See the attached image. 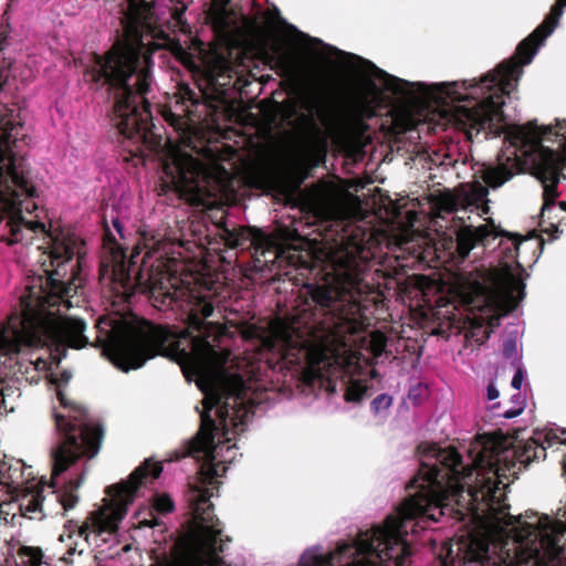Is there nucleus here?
I'll list each match as a JSON object with an SVG mask.
<instances>
[{"instance_id":"14","label":"nucleus","mask_w":566,"mask_h":566,"mask_svg":"<svg viewBox=\"0 0 566 566\" xmlns=\"http://www.w3.org/2000/svg\"><path fill=\"white\" fill-rule=\"evenodd\" d=\"M205 75L210 85L224 87L231 85V80L237 75V71L229 60L217 54L206 66Z\"/></svg>"},{"instance_id":"30","label":"nucleus","mask_w":566,"mask_h":566,"mask_svg":"<svg viewBox=\"0 0 566 566\" xmlns=\"http://www.w3.org/2000/svg\"><path fill=\"white\" fill-rule=\"evenodd\" d=\"M314 42H317L319 44H323L322 40H316V39H313Z\"/></svg>"},{"instance_id":"15","label":"nucleus","mask_w":566,"mask_h":566,"mask_svg":"<svg viewBox=\"0 0 566 566\" xmlns=\"http://www.w3.org/2000/svg\"><path fill=\"white\" fill-rule=\"evenodd\" d=\"M300 106L306 113L314 115L321 112V96L316 90H304L298 95Z\"/></svg>"},{"instance_id":"4","label":"nucleus","mask_w":566,"mask_h":566,"mask_svg":"<svg viewBox=\"0 0 566 566\" xmlns=\"http://www.w3.org/2000/svg\"><path fill=\"white\" fill-rule=\"evenodd\" d=\"M195 381L203 394L200 429L185 453L199 463L198 481L190 488L189 502L193 530L188 538L175 542L169 553H155L149 566H227L222 527L213 514L210 499L214 495L228 464L238 455L233 438L243 432L251 408L245 403L244 380L241 376H185Z\"/></svg>"},{"instance_id":"3","label":"nucleus","mask_w":566,"mask_h":566,"mask_svg":"<svg viewBox=\"0 0 566 566\" xmlns=\"http://www.w3.org/2000/svg\"><path fill=\"white\" fill-rule=\"evenodd\" d=\"M38 371L45 370L46 385L53 388L62 408H54L57 446H101L103 430L92 421L86 410L70 400L66 386L71 374L56 373L66 349L82 348L90 344L83 319L67 316L62 308L72 306L70 298L80 286V268L84 242L74 233L65 231L60 221L48 223L38 216Z\"/></svg>"},{"instance_id":"12","label":"nucleus","mask_w":566,"mask_h":566,"mask_svg":"<svg viewBox=\"0 0 566 566\" xmlns=\"http://www.w3.org/2000/svg\"><path fill=\"white\" fill-rule=\"evenodd\" d=\"M0 485L4 486L15 499L20 501V517L32 518L29 513L35 512V484L32 480L23 481V472L20 462L12 465L8 462H0Z\"/></svg>"},{"instance_id":"18","label":"nucleus","mask_w":566,"mask_h":566,"mask_svg":"<svg viewBox=\"0 0 566 566\" xmlns=\"http://www.w3.org/2000/svg\"><path fill=\"white\" fill-rule=\"evenodd\" d=\"M17 566H35V547L20 545L15 555Z\"/></svg>"},{"instance_id":"13","label":"nucleus","mask_w":566,"mask_h":566,"mask_svg":"<svg viewBox=\"0 0 566 566\" xmlns=\"http://www.w3.org/2000/svg\"><path fill=\"white\" fill-rule=\"evenodd\" d=\"M273 67L276 73L295 85H302L307 78V63L296 51H279L274 54Z\"/></svg>"},{"instance_id":"16","label":"nucleus","mask_w":566,"mask_h":566,"mask_svg":"<svg viewBox=\"0 0 566 566\" xmlns=\"http://www.w3.org/2000/svg\"><path fill=\"white\" fill-rule=\"evenodd\" d=\"M367 392V386L360 380H349L345 390V400L348 402L360 401Z\"/></svg>"},{"instance_id":"9","label":"nucleus","mask_w":566,"mask_h":566,"mask_svg":"<svg viewBox=\"0 0 566 566\" xmlns=\"http://www.w3.org/2000/svg\"><path fill=\"white\" fill-rule=\"evenodd\" d=\"M34 348L35 292L34 285L29 283L20 296L19 310L0 324V380L18 373L29 379L28 375L35 370ZM0 402H4L2 394Z\"/></svg>"},{"instance_id":"11","label":"nucleus","mask_w":566,"mask_h":566,"mask_svg":"<svg viewBox=\"0 0 566 566\" xmlns=\"http://www.w3.org/2000/svg\"><path fill=\"white\" fill-rule=\"evenodd\" d=\"M175 111H168L164 114L166 120L180 134V139L185 143L193 132L197 108L201 105V93H197L186 83L178 85L175 94Z\"/></svg>"},{"instance_id":"10","label":"nucleus","mask_w":566,"mask_h":566,"mask_svg":"<svg viewBox=\"0 0 566 566\" xmlns=\"http://www.w3.org/2000/svg\"><path fill=\"white\" fill-rule=\"evenodd\" d=\"M219 235L230 249L252 248L258 263H274L275 261H287L296 265L297 258L291 248H285L275 238L269 237L261 230L254 228H228L219 227Z\"/></svg>"},{"instance_id":"8","label":"nucleus","mask_w":566,"mask_h":566,"mask_svg":"<svg viewBox=\"0 0 566 566\" xmlns=\"http://www.w3.org/2000/svg\"><path fill=\"white\" fill-rule=\"evenodd\" d=\"M163 471L159 462L146 460L132 472L128 480L107 488V497L103 505L91 513L74 533L88 545L101 547L116 535L119 522L124 518L129 504L139 495L149 480L157 479Z\"/></svg>"},{"instance_id":"7","label":"nucleus","mask_w":566,"mask_h":566,"mask_svg":"<svg viewBox=\"0 0 566 566\" xmlns=\"http://www.w3.org/2000/svg\"><path fill=\"white\" fill-rule=\"evenodd\" d=\"M21 128L20 108L0 102V223L8 219L10 237H1L8 245L23 241L22 228L35 233V219L28 218L35 211V186L24 176L23 158L13 150ZM33 238L31 234L27 244Z\"/></svg>"},{"instance_id":"5","label":"nucleus","mask_w":566,"mask_h":566,"mask_svg":"<svg viewBox=\"0 0 566 566\" xmlns=\"http://www.w3.org/2000/svg\"><path fill=\"white\" fill-rule=\"evenodd\" d=\"M489 189L480 181L464 184L454 192L440 197V213H455L462 226L457 231V250L467 258L478 244L489 245L491 240L507 237L501 241L503 251L510 253L509 261L500 266H475L461 272L454 282V293L467 307V318L474 329H483V339H488L500 318L514 311L525 296L522 279L524 269L515 261L521 241L509 237L492 219L490 212Z\"/></svg>"},{"instance_id":"17","label":"nucleus","mask_w":566,"mask_h":566,"mask_svg":"<svg viewBox=\"0 0 566 566\" xmlns=\"http://www.w3.org/2000/svg\"><path fill=\"white\" fill-rule=\"evenodd\" d=\"M364 340H366V338H364ZM367 342L368 348L375 358L380 357L385 353L387 346V338L382 333H371Z\"/></svg>"},{"instance_id":"23","label":"nucleus","mask_w":566,"mask_h":566,"mask_svg":"<svg viewBox=\"0 0 566 566\" xmlns=\"http://www.w3.org/2000/svg\"><path fill=\"white\" fill-rule=\"evenodd\" d=\"M499 396H500V392H499L497 388L495 387V385L493 382H490L486 388L488 400H490V401L496 400L499 398Z\"/></svg>"},{"instance_id":"27","label":"nucleus","mask_w":566,"mask_h":566,"mask_svg":"<svg viewBox=\"0 0 566 566\" xmlns=\"http://www.w3.org/2000/svg\"><path fill=\"white\" fill-rule=\"evenodd\" d=\"M112 222H113V227H114V229L116 230V232H117L120 237H123V234H122V224H120L119 220H118V219H113V221H112Z\"/></svg>"},{"instance_id":"20","label":"nucleus","mask_w":566,"mask_h":566,"mask_svg":"<svg viewBox=\"0 0 566 566\" xmlns=\"http://www.w3.org/2000/svg\"><path fill=\"white\" fill-rule=\"evenodd\" d=\"M392 403V398L389 395L381 394L371 401V409L375 413L389 409Z\"/></svg>"},{"instance_id":"32","label":"nucleus","mask_w":566,"mask_h":566,"mask_svg":"<svg viewBox=\"0 0 566 566\" xmlns=\"http://www.w3.org/2000/svg\"><path fill=\"white\" fill-rule=\"evenodd\" d=\"M496 406H499V403L492 405L491 408L494 409Z\"/></svg>"},{"instance_id":"28","label":"nucleus","mask_w":566,"mask_h":566,"mask_svg":"<svg viewBox=\"0 0 566 566\" xmlns=\"http://www.w3.org/2000/svg\"><path fill=\"white\" fill-rule=\"evenodd\" d=\"M36 554H38V566H41L42 552L39 547H38Z\"/></svg>"},{"instance_id":"6","label":"nucleus","mask_w":566,"mask_h":566,"mask_svg":"<svg viewBox=\"0 0 566 566\" xmlns=\"http://www.w3.org/2000/svg\"><path fill=\"white\" fill-rule=\"evenodd\" d=\"M494 128L499 132L483 129L480 133L485 139L504 135L496 163L482 167L484 182L496 189L515 175L531 170L543 187L544 216L560 195L558 186L566 180V120H557L555 127L538 126L535 122L521 125L504 120ZM558 206L566 211V199Z\"/></svg>"},{"instance_id":"2","label":"nucleus","mask_w":566,"mask_h":566,"mask_svg":"<svg viewBox=\"0 0 566 566\" xmlns=\"http://www.w3.org/2000/svg\"><path fill=\"white\" fill-rule=\"evenodd\" d=\"M564 7L566 0H556L544 21L517 45L515 54L478 78L436 84L409 82L387 73L367 59L346 52V76L357 84L355 118L374 117L376 105L388 93L405 107L394 119L400 132L417 128L434 112L443 125L454 124L470 140L478 138L483 129H494L506 120L505 97L511 98L523 66L533 61L554 32Z\"/></svg>"},{"instance_id":"29","label":"nucleus","mask_w":566,"mask_h":566,"mask_svg":"<svg viewBox=\"0 0 566 566\" xmlns=\"http://www.w3.org/2000/svg\"><path fill=\"white\" fill-rule=\"evenodd\" d=\"M515 346L514 343L507 342L505 345V349H512Z\"/></svg>"},{"instance_id":"26","label":"nucleus","mask_w":566,"mask_h":566,"mask_svg":"<svg viewBox=\"0 0 566 566\" xmlns=\"http://www.w3.org/2000/svg\"><path fill=\"white\" fill-rule=\"evenodd\" d=\"M105 239L109 241L111 243H116V238L109 230L107 223L105 222Z\"/></svg>"},{"instance_id":"31","label":"nucleus","mask_w":566,"mask_h":566,"mask_svg":"<svg viewBox=\"0 0 566 566\" xmlns=\"http://www.w3.org/2000/svg\"><path fill=\"white\" fill-rule=\"evenodd\" d=\"M14 518H15V514H13V515L11 516V522H12V523H13Z\"/></svg>"},{"instance_id":"24","label":"nucleus","mask_w":566,"mask_h":566,"mask_svg":"<svg viewBox=\"0 0 566 566\" xmlns=\"http://www.w3.org/2000/svg\"><path fill=\"white\" fill-rule=\"evenodd\" d=\"M523 380H524L523 371L521 369H518L515 373V375L513 376L511 385H512L513 388L520 389L521 386H522Z\"/></svg>"},{"instance_id":"19","label":"nucleus","mask_w":566,"mask_h":566,"mask_svg":"<svg viewBox=\"0 0 566 566\" xmlns=\"http://www.w3.org/2000/svg\"><path fill=\"white\" fill-rule=\"evenodd\" d=\"M154 509L158 513H168L172 511L174 503L166 494H158L154 499Z\"/></svg>"},{"instance_id":"1","label":"nucleus","mask_w":566,"mask_h":566,"mask_svg":"<svg viewBox=\"0 0 566 566\" xmlns=\"http://www.w3.org/2000/svg\"><path fill=\"white\" fill-rule=\"evenodd\" d=\"M335 227L334 245L327 253L329 284L312 286L310 293L324 318L304 324L300 319L279 321L273 326L272 348L286 367H295L308 386L335 389L334 379L352 373L359 361L352 337L366 326L361 301L370 286L365 274L373 258L367 247L370 234L353 219L346 202L328 208Z\"/></svg>"},{"instance_id":"25","label":"nucleus","mask_w":566,"mask_h":566,"mask_svg":"<svg viewBox=\"0 0 566 566\" xmlns=\"http://www.w3.org/2000/svg\"><path fill=\"white\" fill-rule=\"evenodd\" d=\"M139 524H140V526H148V527H155V526L160 525L159 520L154 515H151L150 520H147V518L140 520Z\"/></svg>"},{"instance_id":"21","label":"nucleus","mask_w":566,"mask_h":566,"mask_svg":"<svg viewBox=\"0 0 566 566\" xmlns=\"http://www.w3.org/2000/svg\"><path fill=\"white\" fill-rule=\"evenodd\" d=\"M516 407L514 409H506L502 412H497L496 416H502L506 419H512L518 416L524 410V401L520 395L515 396Z\"/></svg>"},{"instance_id":"22","label":"nucleus","mask_w":566,"mask_h":566,"mask_svg":"<svg viewBox=\"0 0 566 566\" xmlns=\"http://www.w3.org/2000/svg\"><path fill=\"white\" fill-rule=\"evenodd\" d=\"M8 34H9L8 27L7 25H0V54L6 49Z\"/></svg>"}]
</instances>
